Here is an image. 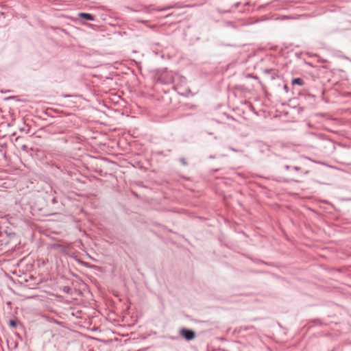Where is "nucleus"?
<instances>
[{"label": "nucleus", "instance_id": "f257e3e1", "mask_svg": "<svg viewBox=\"0 0 351 351\" xmlns=\"http://www.w3.org/2000/svg\"><path fill=\"white\" fill-rule=\"evenodd\" d=\"M180 334L186 339L191 340L193 339L195 337V332L192 330L187 329H182L180 331Z\"/></svg>", "mask_w": 351, "mask_h": 351}, {"label": "nucleus", "instance_id": "f03ea898", "mask_svg": "<svg viewBox=\"0 0 351 351\" xmlns=\"http://www.w3.org/2000/svg\"><path fill=\"white\" fill-rule=\"evenodd\" d=\"M79 16L80 18L86 19V20H89V21L93 20V16L91 14H88V13L81 12L79 14Z\"/></svg>", "mask_w": 351, "mask_h": 351}, {"label": "nucleus", "instance_id": "7ed1b4c3", "mask_svg": "<svg viewBox=\"0 0 351 351\" xmlns=\"http://www.w3.org/2000/svg\"><path fill=\"white\" fill-rule=\"evenodd\" d=\"M292 84L293 85L297 84L299 86H302L304 84V81L301 78H295L292 80Z\"/></svg>", "mask_w": 351, "mask_h": 351}, {"label": "nucleus", "instance_id": "20e7f679", "mask_svg": "<svg viewBox=\"0 0 351 351\" xmlns=\"http://www.w3.org/2000/svg\"><path fill=\"white\" fill-rule=\"evenodd\" d=\"M10 325L11 326H12V327H14V326H16V323H15V322H14V321H13V320H10Z\"/></svg>", "mask_w": 351, "mask_h": 351}]
</instances>
